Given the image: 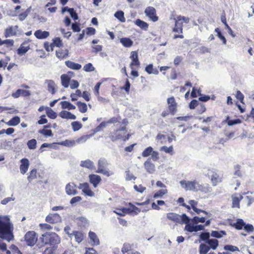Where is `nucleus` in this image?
Wrapping results in <instances>:
<instances>
[{
  "label": "nucleus",
  "instance_id": "1",
  "mask_svg": "<svg viewBox=\"0 0 254 254\" xmlns=\"http://www.w3.org/2000/svg\"><path fill=\"white\" fill-rule=\"evenodd\" d=\"M13 225L8 217H0V238L10 242L13 239Z\"/></svg>",
  "mask_w": 254,
  "mask_h": 254
},
{
  "label": "nucleus",
  "instance_id": "2",
  "mask_svg": "<svg viewBox=\"0 0 254 254\" xmlns=\"http://www.w3.org/2000/svg\"><path fill=\"white\" fill-rule=\"evenodd\" d=\"M42 244L55 247L61 242L59 236L55 233L46 232L40 238Z\"/></svg>",
  "mask_w": 254,
  "mask_h": 254
},
{
  "label": "nucleus",
  "instance_id": "3",
  "mask_svg": "<svg viewBox=\"0 0 254 254\" xmlns=\"http://www.w3.org/2000/svg\"><path fill=\"white\" fill-rule=\"evenodd\" d=\"M180 184L182 188L186 190H190L197 191L199 187V183L196 181H187L185 180H182L180 182Z\"/></svg>",
  "mask_w": 254,
  "mask_h": 254
},
{
  "label": "nucleus",
  "instance_id": "4",
  "mask_svg": "<svg viewBox=\"0 0 254 254\" xmlns=\"http://www.w3.org/2000/svg\"><path fill=\"white\" fill-rule=\"evenodd\" d=\"M108 163L107 160L104 158H100L98 161V170L96 173H101L107 177H109L111 174L109 171L106 169Z\"/></svg>",
  "mask_w": 254,
  "mask_h": 254
},
{
  "label": "nucleus",
  "instance_id": "5",
  "mask_svg": "<svg viewBox=\"0 0 254 254\" xmlns=\"http://www.w3.org/2000/svg\"><path fill=\"white\" fill-rule=\"evenodd\" d=\"M25 241L29 246H34L37 241L36 233L34 231H29L25 235Z\"/></svg>",
  "mask_w": 254,
  "mask_h": 254
},
{
  "label": "nucleus",
  "instance_id": "6",
  "mask_svg": "<svg viewBox=\"0 0 254 254\" xmlns=\"http://www.w3.org/2000/svg\"><path fill=\"white\" fill-rule=\"evenodd\" d=\"M144 13L146 16L149 17L154 22H156L158 20V17L156 16V9L152 6L147 7L145 9Z\"/></svg>",
  "mask_w": 254,
  "mask_h": 254
},
{
  "label": "nucleus",
  "instance_id": "7",
  "mask_svg": "<svg viewBox=\"0 0 254 254\" xmlns=\"http://www.w3.org/2000/svg\"><path fill=\"white\" fill-rule=\"evenodd\" d=\"M61 220V217L58 213H51L46 217V222L52 224L60 222Z\"/></svg>",
  "mask_w": 254,
  "mask_h": 254
},
{
  "label": "nucleus",
  "instance_id": "8",
  "mask_svg": "<svg viewBox=\"0 0 254 254\" xmlns=\"http://www.w3.org/2000/svg\"><path fill=\"white\" fill-rule=\"evenodd\" d=\"M184 230L189 232H197L204 230V226L202 225L189 224L186 225Z\"/></svg>",
  "mask_w": 254,
  "mask_h": 254
},
{
  "label": "nucleus",
  "instance_id": "9",
  "mask_svg": "<svg viewBox=\"0 0 254 254\" xmlns=\"http://www.w3.org/2000/svg\"><path fill=\"white\" fill-rule=\"evenodd\" d=\"M78 189L82 190V191L86 195L89 196H94V193L89 188V184L87 183H84L80 184L78 186Z\"/></svg>",
  "mask_w": 254,
  "mask_h": 254
},
{
  "label": "nucleus",
  "instance_id": "10",
  "mask_svg": "<svg viewBox=\"0 0 254 254\" xmlns=\"http://www.w3.org/2000/svg\"><path fill=\"white\" fill-rule=\"evenodd\" d=\"M20 165L19 167L20 173L24 175L28 171L30 166L29 161L27 158H22L20 160Z\"/></svg>",
  "mask_w": 254,
  "mask_h": 254
},
{
  "label": "nucleus",
  "instance_id": "11",
  "mask_svg": "<svg viewBox=\"0 0 254 254\" xmlns=\"http://www.w3.org/2000/svg\"><path fill=\"white\" fill-rule=\"evenodd\" d=\"M167 103L169 105V110L172 115H174L177 111V103L174 97L167 99Z\"/></svg>",
  "mask_w": 254,
  "mask_h": 254
},
{
  "label": "nucleus",
  "instance_id": "12",
  "mask_svg": "<svg viewBox=\"0 0 254 254\" xmlns=\"http://www.w3.org/2000/svg\"><path fill=\"white\" fill-rule=\"evenodd\" d=\"M76 185L73 184L68 183L65 186V192L67 195H74L77 194L78 192L75 189Z\"/></svg>",
  "mask_w": 254,
  "mask_h": 254
},
{
  "label": "nucleus",
  "instance_id": "13",
  "mask_svg": "<svg viewBox=\"0 0 254 254\" xmlns=\"http://www.w3.org/2000/svg\"><path fill=\"white\" fill-rule=\"evenodd\" d=\"M66 234L70 238H71L72 236H74L75 241L78 243H80L84 238V235L81 232L74 231L72 233H70L69 232H67Z\"/></svg>",
  "mask_w": 254,
  "mask_h": 254
},
{
  "label": "nucleus",
  "instance_id": "14",
  "mask_svg": "<svg viewBox=\"0 0 254 254\" xmlns=\"http://www.w3.org/2000/svg\"><path fill=\"white\" fill-rule=\"evenodd\" d=\"M90 183L93 185L94 188H96L101 181L100 176L95 174H91L89 176Z\"/></svg>",
  "mask_w": 254,
  "mask_h": 254
},
{
  "label": "nucleus",
  "instance_id": "15",
  "mask_svg": "<svg viewBox=\"0 0 254 254\" xmlns=\"http://www.w3.org/2000/svg\"><path fill=\"white\" fill-rule=\"evenodd\" d=\"M208 174L210 177L211 181L214 186H216L218 183L221 181V178L216 173L211 171L208 172Z\"/></svg>",
  "mask_w": 254,
  "mask_h": 254
},
{
  "label": "nucleus",
  "instance_id": "16",
  "mask_svg": "<svg viewBox=\"0 0 254 254\" xmlns=\"http://www.w3.org/2000/svg\"><path fill=\"white\" fill-rule=\"evenodd\" d=\"M144 167L146 171L150 173L153 174L155 171V165L151 162V158H149L144 164Z\"/></svg>",
  "mask_w": 254,
  "mask_h": 254
},
{
  "label": "nucleus",
  "instance_id": "17",
  "mask_svg": "<svg viewBox=\"0 0 254 254\" xmlns=\"http://www.w3.org/2000/svg\"><path fill=\"white\" fill-rule=\"evenodd\" d=\"M31 95L30 92L28 90L19 89L12 94V96L14 98H18L20 95L24 97H28Z\"/></svg>",
  "mask_w": 254,
  "mask_h": 254
},
{
  "label": "nucleus",
  "instance_id": "18",
  "mask_svg": "<svg viewBox=\"0 0 254 254\" xmlns=\"http://www.w3.org/2000/svg\"><path fill=\"white\" fill-rule=\"evenodd\" d=\"M45 83L47 84V90L52 94H55L56 93V83L53 80L47 79Z\"/></svg>",
  "mask_w": 254,
  "mask_h": 254
},
{
  "label": "nucleus",
  "instance_id": "19",
  "mask_svg": "<svg viewBox=\"0 0 254 254\" xmlns=\"http://www.w3.org/2000/svg\"><path fill=\"white\" fill-rule=\"evenodd\" d=\"M18 28V26L16 25L14 27L11 26L6 28L4 32V36L6 38L14 36L16 34V30Z\"/></svg>",
  "mask_w": 254,
  "mask_h": 254
},
{
  "label": "nucleus",
  "instance_id": "20",
  "mask_svg": "<svg viewBox=\"0 0 254 254\" xmlns=\"http://www.w3.org/2000/svg\"><path fill=\"white\" fill-rule=\"evenodd\" d=\"M89 238L90 240V244L92 246L99 245L100 241L97 235L93 232H89Z\"/></svg>",
  "mask_w": 254,
  "mask_h": 254
},
{
  "label": "nucleus",
  "instance_id": "21",
  "mask_svg": "<svg viewBox=\"0 0 254 254\" xmlns=\"http://www.w3.org/2000/svg\"><path fill=\"white\" fill-rule=\"evenodd\" d=\"M59 116L63 119L75 120L76 116L72 114L71 112L67 111H62L59 113Z\"/></svg>",
  "mask_w": 254,
  "mask_h": 254
},
{
  "label": "nucleus",
  "instance_id": "22",
  "mask_svg": "<svg viewBox=\"0 0 254 254\" xmlns=\"http://www.w3.org/2000/svg\"><path fill=\"white\" fill-rule=\"evenodd\" d=\"M167 218L175 223H181L180 215L173 212L168 213L167 214Z\"/></svg>",
  "mask_w": 254,
  "mask_h": 254
},
{
  "label": "nucleus",
  "instance_id": "23",
  "mask_svg": "<svg viewBox=\"0 0 254 254\" xmlns=\"http://www.w3.org/2000/svg\"><path fill=\"white\" fill-rule=\"evenodd\" d=\"M50 35L48 31H43L41 30H36L34 33L35 36L39 39H44L47 38Z\"/></svg>",
  "mask_w": 254,
  "mask_h": 254
},
{
  "label": "nucleus",
  "instance_id": "24",
  "mask_svg": "<svg viewBox=\"0 0 254 254\" xmlns=\"http://www.w3.org/2000/svg\"><path fill=\"white\" fill-rule=\"evenodd\" d=\"M80 166L90 170H92L95 168L94 163L89 159L81 161L80 162Z\"/></svg>",
  "mask_w": 254,
  "mask_h": 254
},
{
  "label": "nucleus",
  "instance_id": "25",
  "mask_svg": "<svg viewBox=\"0 0 254 254\" xmlns=\"http://www.w3.org/2000/svg\"><path fill=\"white\" fill-rule=\"evenodd\" d=\"M65 64L68 68L73 70H79L81 68V65L75 63L70 61H67L65 62Z\"/></svg>",
  "mask_w": 254,
  "mask_h": 254
},
{
  "label": "nucleus",
  "instance_id": "26",
  "mask_svg": "<svg viewBox=\"0 0 254 254\" xmlns=\"http://www.w3.org/2000/svg\"><path fill=\"white\" fill-rule=\"evenodd\" d=\"M56 56L60 59L66 58L68 57V50L67 49H59L56 51Z\"/></svg>",
  "mask_w": 254,
  "mask_h": 254
},
{
  "label": "nucleus",
  "instance_id": "27",
  "mask_svg": "<svg viewBox=\"0 0 254 254\" xmlns=\"http://www.w3.org/2000/svg\"><path fill=\"white\" fill-rule=\"evenodd\" d=\"M120 43L126 48H129L132 46L133 41L129 38L124 37L120 39Z\"/></svg>",
  "mask_w": 254,
  "mask_h": 254
},
{
  "label": "nucleus",
  "instance_id": "28",
  "mask_svg": "<svg viewBox=\"0 0 254 254\" xmlns=\"http://www.w3.org/2000/svg\"><path fill=\"white\" fill-rule=\"evenodd\" d=\"M62 85L65 88H67L69 86L70 77L66 74H62L61 76Z\"/></svg>",
  "mask_w": 254,
  "mask_h": 254
},
{
  "label": "nucleus",
  "instance_id": "29",
  "mask_svg": "<svg viewBox=\"0 0 254 254\" xmlns=\"http://www.w3.org/2000/svg\"><path fill=\"white\" fill-rule=\"evenodd\" d=\"M145 71L148 74H153L157 75L159 73V71L157 68H154L152 64L147 65L145 68Z\"/></svg>",
  "mask_w": 254,
  "mask_h": 254
},
{
  "label": "nucleus",
  "instance_id": "30",
  "mask_svg": "<svg viewBox=\"0 0 254 254\" xmlns=\"http://www.w3.org/2000/svg\"><path fill=\"white\" fill-rule=\"evenodd\" d=\"M60 104L63 109L70 110L75 109V106L68 101H62Z\"/></svg>",
  "mask_w": 254,
  "mask_h": 254
},
{
  "label": "nucleus",
  "instance_id": "31",
  "mask_svg": "<svg viewBox=\"0 0 254 254\" xmlns=\"http://www.w3.org/2000/svg\"><path fill=\"white\" fill-rule=\"evenodd\" d=\"M135 24L140 28L146 30L148 28V24L139 19H137L135 21Z\"/></svg>",
  "mask_w": 254,
  "mask_h": 254
},
{
  "label": "nucleus",
  "instance_id": "32",
  "mask_svg": "<svg viewBox=\"0 0 254 254\" xmlns=\"http://www.w3.org/2000/svg\"><path fill=\"white\" fill-rule=\"evenodd\" d=\"M198 191L200 190L204 193L210 192L212 191V188L208 185L205 184L201 185L199 184V187H198Z\"/></svg>",
  "mask_w": 254,
  "mask_h": 254
},
{
  "label": "nucleus",
  "instance_id": "33",
  "mask_svg": "<svg viewBox=\"0 0 254 254\" xmlns=\"http://www.w3.org/2000/svg\"><path fill=\"white\" fill-rule=\"evenodd\" d=\"M63 44L62 43V41L61 40V39L59 37L55 38L53 40V42L52 44H51L50 47H51V50L52 51L53 50V47L56 46L57 47H61L63 46Z\"/></svg>",
  "mask_w": 254,
  "mask_h": 254
},
{
  "label": "nucleus",
  "instance_id": "34",
  "mask_svg": "<svg viewBox=\"0 0 254 254\" xmlns=\"http://www.w3.org/2000/svg\"><path fill=\"white\" fill-rule=\"evenodd\" d=\"M76 105L81 113H84L87 112V106L86 103L78 101L76 103Z\"/></svg>",
  "mask_w": 254,
  "mask_h": 254
},
{
  "label": "nucleus",
  "instance_id": "35",
  "mask_svg": "<svg viewBox=\"0 0 254 254\" xmlns=\"http://www.w3.org/2000/svg\"><path fill=\"white\" fill-rule=\"evenodd\" d=\"M245 224V223L243 219H238L233 226L237 230H242L244 228Z\"/></svg>",
  "mask_w": 254,
  "mask_h": 254
},
{
  "label": "nucleus",
  "instance_id": "36",
  "mask_svg": "<svg viewBox=\"0 0 254 254\" xmlns=\"http://www.w3.org/2000/svg\"><path fill=\"white\" fill-rule=\"evenodd\" d=\"M224 122L227 123L229 126H232L234 125H237L241 123L242 121L239 119L230 120L229 117L227 116Z\"/></svg>",
  "mask_w": 254,
  "mask_h": 254
},
{
  "label": "nucleus",
  "instance_id": "37",
  "mask_svg": "<svg viewBox=\"0 0 254 254\" xmlns=\"http://www.w3.org/2000/svg\"><path fill=\"white\" fill-rule=\"evenodd\" d=\"M226 233L225 231H212L211 236L214 238H221L224 235H226Z\"/></svg>",
  "mask_w": 254,
  "mask_h": 254
},
{
  "label": "nucleus",
  "instance_id": "38",
  "mask_svg": "<svg viewBox=\"0 0 254 254\" xmlns=\"http://www.w3.org/2000/svg\"><path fill=\"white\" fill-rule=\"evenodd\" d=\"M20 118L18 116L13 117L7 123L9 126H15L20 123Z\"/></svg>",
  "mask_w": 254,
  "mask_h": 254
},
{
  "label": "nucleus",
  "instance_id": "39",
  "mask_svg": "<svg viewBox=\"0 0 254 254\" xmlns=\"http://www.w3.org/2000/svg\"><path fill=\"white\" fill-rule=\"evenodd\" d=\"M207 244L210 246L211 249L215 250L218 246V241L214 239H209L207 241Z\"/></svg>",
  "mask_w": 254,
  "mask_h": 254
},
{
  "label": "nucleus",
  "instance_id": "40",
  "mask_svg": "<svg viewBox=\"0 0 254 254\" xmlns=\"http://www.w3.org/2000/svg\"><path fill=\"white\" fill-rule=\"evenodd\" d=\"M24 43H22L20 45V47L17 50V54L19 55H22L24 54L29 49V47L28 46L24 47Z\"/></svg>",
  "mask_w": 254,
  "mask_h": 254
},
{
  "label": "nucleus",
  "instance_id": "41",
  "mask_svg": "<svg viewBox=\"0 0 254 254\" xmlns=\"http://www.w3.org/2000/svg\"><path fill=\"white\" fill-rule=\"evenodd\" d=\"M114 16L116 18L119 19L120 21L124 22L126 19L124 17V13L123 11L120 10L115 12Z\"/></svg>",
  "mask_w": 254,
  "mask_h": 254
},
{
  "label": "nucleus",
  "instance_id": "42",
  "mask_svg": "<svg viewBox=\"0 0 254 254\" xmlns=\"http://www.w3.org/2000/svg\"><path fill=\"white\" fill-rule=\"evenodd\" d=\"M46 114L48 117L52 119H55L57 118V113L54 112L51 108L47 107L46 110Z\"/></svg>",
  "mask_w": 254,
  "mask_h": 254
},
{
  "label": "nucleus",
  "instance_id": "43",
  "mask_svg": "<svg viewBox=\"0 0 254 254\" xmlns=\"http://www.w3.org/2000/svg\"><path fill=\"white\" fill-rule=\"evenodd\" d=\"M129 207L128 208H123L122 209V211L124 213H130L133 212L134 211L135 206L133 205L131 203H129L128 204Z\"/></svg>",
  "mask_w": 254,
  "mask_h": 254
},
{
  "label": "nucleus",
  "instance_id": "44",
  "mask_svg": "<svg viewBox=\"0 0 254 254\" xmlns=\"http://www.w3.org/2000/svg\"><path fill=\"white\" fill-rule=\"evenodd\" d=\"M210 250V248L205 244H200L199 246V254H206Z\"/></svg>",
  "mask_w": 254,
  "mask_h": 254
},
{
  "label": "nucleus",
  "instance_id": "45",
  "mask_svg": "<svg viewBox=\"0 0 254 254\" xmlns=\"http://www.w3.org/2000/svg\"><path fill=\"white\" fill-rule=\"evenodd\" d=\"M193 224H197L198 223H204L205 221V217H199L198 216H194L191 220Z\"/></svg>",
  "mask_w": 254,
  "mask_h": 254
},
{
  "label": "nucleus",
  "instance_id": "46",
  "mask_svg": "<svg viewBox=\"0 0 254 254\" xmlns=\"http://www.w3.org/2000/svg\"><path fill=\"white\" fill-rule=\"evenodd\" d=\"M27 146L30 149H35L36 148L37 141L35 139H32L27 142Z\"/></svg>",
  "mask_w": 254,
  "mask_h": 254
},
{
  "label": "nucleus",
  "instance_id": "47",
  "mask_svg": "<svg viewBox=\"0 0 254 254\" xmlns=\"http://www.w3.org/2000/svg\"><path fill=\"white\" fill-rule=\"evenodd\" d=\"M37 178V170L36 169L32 170L29 176L27 177V180L29 182H31L33 179H36Z\"/></svg>",
  "mask_w": 254,
  "mask_h": 254
},
{
  "label": "nucleus",
  "instance_id": "48",
  "mask_svg": "<svg viewBox=\"0 0 254 254\" xmlns=\"http://www.w3.org/2000/svg\"><path fill=\"white\" fill-rule=\"evenodd\" d=\"M180 217L181 223H185L186 225L190 224V219L186 214H183L182 215H180Z\"/></svg>",
  "mask_w": 254,
  "mask_h": 254
},
{
  "label": "nucleus",
  "instance_id": "49",
  "mask_svg": "<svg viewBox=\"0 0 254 254\" xmlns=\"http://www.w3.org/2000/svg\"><path fill=\"white\" fill-rule=\"evenodd\" d=\"M73 130L75 131L79 130L82 127V124L78 121L73 122L71 124Z\"/></svg>",
  "mask_w": 254,
  "mask_h": 254
},
{
  "label": "nucleus",
  "instance_id": "50",
  "mask_svg": "<svg viewBox=\"0 0 254 254\" xmlns=\"http://www.w3.org/2000/svg\"><path fill=\"white\" fill-rule=\"evenodd\" d=\"M199 237L201 241H205L207 243V241L210 239V233L209 232H202L199 235Z\"/></svg>",
  "mask_w": 254,
  "mask_h": 254
},
{
  "label": "nucleus",
  "instance_id": "51",
  "mask_svg": "<svg viewBox=\"0 0 254 254\" xmlns=\"http://www.w3.org/2000/svg\"><path fill=\"white\" fill-rule=\"evenodd\" d=\"M38 132L46 136H52L53 135L51 129H42L39 130Z\"/></svg>",
  "mask_w": 254,
  "mask_h": 254
},
{
  "label": "nucleus",
  "instance_id": "52",
  "mask_svg": "<svg viewBox=\"0 0 254 254\" xmlns=\"http://www.w3.org/2000/svg\"><path fill=\"white\" fill-rule=\"evenodd\" d=\"M215 32L217 33V36L218 38L221 39L224 44H226V39L225 37L222 35L220 30L218 28H216L215 29Z\"/></svg>",
  "mask_w": 254,
  "mask_h": 254
},
{
  "label": "nucleus",
  "instance_id": "53",
  "mask_svg": "<svg viewBox=\"0 0 254 254\" xmlns=\"http://www.w3.org/2000/svg\"><path fill=\"white\" fill-rule=\"evenodd\" d=\"M224 249L226 251H229L233 252L235 251H239V249L237 247L230 245H225L224 247Z\"/></svg>",
  "mask_w": 254,
  "mask_h": 254
},
{
  "label": "nucleus",
  "instance_id": "54",
  "mask_svg": "<svg viewBox=\"0 0 254 254\" xmlns=\"http://www.w3.org/2000/svg\"><path fill=\"white\" fill-rule=\"evenodd\" d=\"M83 70L86 72H91L95 70V67L91 63H88L84 65Z\"/></svg>",
  "mask_w": 254,
  "mask_h": 254
},
{
  "label": "nucleus",
  "instance_id": "55",
  "mask_svg": "<svg viewBox=\"0 0 254 254\" xmlns=\"http://www.w3.org/2000/svg\"><path fill=\"white\" fill-rule=\"evenodd\" d=\"M152 151L153 148L152 147H148L145 148L144 150L142 152V156L144 157L149 156L150 155H151Z\"/></svg>",
  "mask_w": 254,
  "mask_h": 254
},
{
  "label": "nucleus",
  "instance_id": "56",
  "mask_svg": "<svg viewBox=\"0 0 254 254\" xmlns=\"http://www.w3.org/2000/svg\"><path fill=\"white\" fill-rule=\"evenodd\" d=\"M107 124V122H102V123H101L100 124V125L97 126L95 129H94V131L95 132H99L100 131H101V130L103 129V128H104V127H106V125Z\"/></svg>",
  "mask_w": 254,
  "mask_h": 254
},
{
  "label": "nucleus",
  "instance_id": "57",
  "mask_svg": "<svg viewBox=\"0 0 254 254\" xmlns=\"http://www.w3.org/2000/svg\"><path fill=\"white\" fill-rule=\"evenodd\" d=\"M167 192L166 190H161L156 192L153 196L154 198L161 197L164 194Z\"/></svg>",
  "mask_w": 254,
  "mask_h": 254
},
{
  "label": "nucleus",
  "instance_id": "58",
  "mask_svg": "<svg viewBox=\"0 0 254 254\" xmlns=\"http://www.w3.org/2000/svg\"><path fill=\"white\" fill-rule=\"evenodd\" d=\"M241 168V165H236L234 167V169L235 170V172L234 173V174L235 176H237L238 177L241 176V172L240 171V169Z\"/></svg>",
  "mask_w": 254,
  "mask_h": 254
},
{
  "label": "nucleus",
  "instance_id": "59",
  "mask_svg": "<svg viewBox=\"0 0 254 254\" xmlns=\"http://www.w3.org/2000/svg\"><path fill=\"white\" fill-rule=\"evenodd\" d=\"M3 44H6L9 46H12L14 44V41L13 40L11 39H7L3 41H2L1 39H0V46H1Z\"/></svg>",
  "mask_w": 254,
  "mask_h": 254
},
{
  "label": "nucleus",
  "instance_id": "60",
  "mask_svg": "<svg viewBox=\"0 0 254 254\" xmlns=\"http://www.w3.org/2000/svg\"><path fill=\"white\" fill-rule=\"evenodd\" d=\"M71 29L74 32H79L81 30L79 23L77 22L73 23L71 24Z\"/></svg>",
  "mask_w": 254,
  "mask_h": 254
},
{
  "label": "nucleus",
  "instance_id": "61",
  "mask_svg": "<svg viewBox=\"0 0 254 254\" xmlns=\"http://www.w3.org/2000/svg\"><path fill=\"white\" fill-rule=\"evenodd\" d=\"M60 144L65 146L70 147L73 146V145L74 144V141L66 140L60 143Z\"/></svg>",
  "mask_w": 254,
  "mask_h": 254
},
{
  "label": "nucleus",
  "instance_id": "62",
  "mask_svg": "<svg viewBox=\"0 0 254 254\" xmlns=\"http://www.w3.org/2000/svg\"><path fill=\"white\" fill-rule=\"evenodd\" d=\"M160 150L164 151V152H165L166 153H167L172 154V153L173 152V147L172 146H171L170 147H167L166 146H163L161 147V148H160Z\"/></svg>",
  "mask_w": 254,
  "mask_h": 254
},
{
  "label": "nucleus",
  "instance_id": "63",
  "mask_svg": "<svg viewBox=\"0 0 254 254\" xmlns=\"http://www.w3.org/2000/svg\"><path fill=\"white\" fill-rule=\"evenodd\" d=\"M131 249V246L129 244H124L123 247L122 249V252L123 254H125L127 252V251H129Z\"/></svg>",
  "mask_w": 254,
  "mask_h": 254
},
{
  "label": "nucleus",
  "instance_id": "64",
  "mask_svg": "<svg viewBox=\"0 0 254 254\" xmlns=\"http://www.w3.org/2000/svg\"><path fill=\"white\" fill-rule=\"evenodd\" d=\"M244 229L247 232H252L254 231V226L252 224L245 223L244 226Z\"/></svg>",
  "mask_w": 254,
  "mask_h": 254
}]
</instances>
